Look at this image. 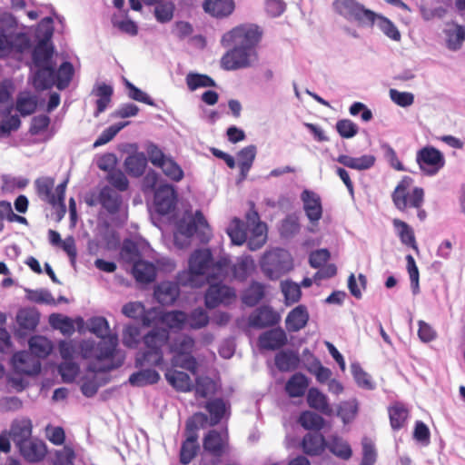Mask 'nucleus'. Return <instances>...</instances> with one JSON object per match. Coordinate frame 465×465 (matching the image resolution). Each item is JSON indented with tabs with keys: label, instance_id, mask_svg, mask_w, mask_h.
Returning a JSON list of instances; mask_svg holds the SVG:
<instances>
[{
	"label": "nucleus",
	"instance_id": "1",
	"mask_svg": "<svg viewBox=\"0 0 465 465\" xmlns=\"http://www.w3.org/2000/svg\"><path fill=\"white\" fill-rule=\"evenodd\" d=\"M262 38V30L255 24H242L224 33L220 43L228 49L221 58V67L237 71L256 66Z\"/></svg>",
	"mask_w": 465,
	"mask_h": 465
},
{
	"label": "nucleus",
	"instance_id": "2",
	"mask_svg": "<svg viewBox=\"0 0 465 465\" xmlns=\"http://www.w3.org/2000/svg\"><path fill=\"white\" fill-rule=\"evenodd\" d=\"M88 330L101 338L95 342L93 340L82 341L79 349L84 359H94L95 361L88 366L92 373L107 372L123 365L124 354L117 350L118 338L108 335L110 327L104 317H94L89 320Z\"/></svg>",
	"mask_w": 465,
	"mask_h": 465
},
{
	"label": "nucleus",
	"instance_id": "3",
	"mask_svg": "<svg viewBox=\"0 0 465 465\" xmlns=\"http://www.w3.org/2000/svg\"><path fill=\"white\" fill-rule=\"evenodd\" d=\"M229 265L228 259L214 261L210 250L199 249L191 254L188 270L179 272L177 280L183 286L198 288L205 282L224 279Z\"/></svg>",
	"mask_w": 465,
	"mask_h": 465
},
{
	"label": "nucleus",
	"instance_id": "4",
	"mask_svg": "<svg viewBox=\"0 0 465 465\" xmlns=\"http://www.w3.org/2000/svg\"><path fill=\"white\" fill-rule=\"evenodd\" d=\"M169 340V331L165 328H153L143 337L145 351L137 354L135 367L161 366L163 362V347Z\"/></svg>",
	"mask_w": 465,
	"mask_h": 465
},
{
	"label": "nucleus",
	"instance_id": "5",
	"mask_svg": "<svg viewBox=\"0 0 465 465\" xmlns=\"http://www.w3.org/2000/svg\"><path fill=\"white\" fill-rule=\"evenodd\" d=\"M194 345L195 341L193 338L188 334L179 333L174 336L169 343L170 352L173 354L172 365L185 369L192 374L196 375L198 363L196 359L192 355Z\"/></svg>",
	"mask_w": 465,
	"mask_h": 465
},
{
	"label": "nucleus",
	"instance_id": "6",
	"mask_svg": "<svg viewBox=\"0 0 465 465\" xmlns=\"http://www.w3.org/2000/svg\"><path fill=\"white\" fill-rule=\"evenodd\" d=\"M334 9L341 16L360 26H371L374 25L377 14L365 8L356 0H335Z\"/></svg>",
	"mask_w": 465,
	"mask_h": 465
},
{
	"label": "nucleus",
	"instance_id": "7",
	"mask_svg": "<svg viewBox=\"0 0 465 465\" xmlns=\"http://www.w3.org/2000/svg\"><path fill=\"white\" fill-rule=\"evenodd\" d=\"M412 183L411 177L405 176L398 183L392 193V201L397 209L404 211L407 208L419 209L424 202V191L422 188L415 187L411 192L409 191Z\"/></svg>",
	"mask_w": 465,
	"mask_h": 465
},
{
	"label": "nucleus",
	"instance_id": "8",
	"mask_svg": "<svg viewBox=\"0 0 465 465\" xmlns=\"http://www.w3.org/2000/svg\"><path fill=\"white\" fill-rule=\"evenodd\" d=\"M67 181L58 184L54 191V179L48 176L39 177L35 181V186L38 197L52 206L59 205L65 213L64 193Z\"/></svg>",
	"mask_w": 465,
	"mask_h": 465
},
{
	"label": "nucleus",
	"instance_id": "9",
	"mask_svg": "<svg viewBox=\"0 0 465 465\" xmlns=\"http://www.w3.org/2000/svg\"><path fill=\"white\" fill-rule=\"evenodd\" d=\"M261 267L271 279H276L292 270V257L286 250L275 249L263 255Z\"/></svg>",
	"mask_w": 465,
	"mask_h": 465
},
{
	"label": "nucleus",
	"instance_id": "10",
	"mask_svg": "<svg viewBox=\"0 0 465 465\" xmlns=\"http://www.w3.org/2000/svg\"><path fill=\"white\" fill-rule=\"evenodd\" d=\"M207 420L204 413L199 412L193 415L192 420L186 423L187 438L183 442L180 451V461L187 465L195 457L199 445L197 443L198 435L196 433L197 423L203 424Z\"/></svg>",
	"mask_w": 465,
	"mask_h": 465
},
{
	"label": "nucleus",
	"instance_id": "11",
	"mask_svg": "<svg viewBox=\"0 0 465 465\" xmlns=\"http://www.w3.org/2000/svg\"><path fill=\"white\" fill-rule=\"evenodd\" d=\"M416 162L425 175L434 176L444 167L445 157L435 147L425 146L417 152Z\"/></svg>",
	"mask_w": 465,
	"mask_h": 465
},
{
	"label": "nucleus",
	"instance_id": "12",
	"mask_svg": "<svg viewBox=\"0 0 465 465\" xmlns=\"http://www.w3.org/2000/svg\"><path fill=\"white\" fill-rule=\"evenodd\" d=\"M247 225L250 229L248 247L251 251L262 248L267 240V226L259 221L258 213L252 211L247 213Z\"/></svg>",
	"mask_w": 465,
	"mask_h": 465
},
{
	"label": "nucleus",
	"instance_id": "13",
	"mask_svg": "<svg viewBox=\"0 0 465 465\" xmlns=\"http://www.w3.org/2000/svg\"><path fill=\"white\" fill-rule=\"evenodd\" d=\"M215 282H209L210 286L205 293V305L210 309H213L221 303L230 304L236 296L232 288Z\"/></svg>",
	"mask_w": 465,
	"mask_h": 465
},
{
	"label": "nucleus",
	"instance_id": "14",
	"mask_svg": "<svg viewBox=\"0 0 465 465\" xmlns=\"http://www.w3.org/2000/svg\"><path fill=\"white\" fill-rule=\"evenodd\" d=\"M280 320V314L271 306L262 305L251 313L249 316V324L252 327L262 329L276 325Z\"/></svg>",
	"mask_w": 465,
	"mask_h": 465
},
{
	"label": "nucleus",
	"instance_id": "15",
	"mask_svg": "<svg viewBox=\"0 0 465 465\" xmlns=\"http://www.w3.org/2000/svg\"><path fill=\"white\" fill-rule=\"evenodd\" d=\"M15 371L26 375H36L41 371V362L27 351H18L13 356Z\"/></svg>",
	"mask_w": 465,
	"mask_h": 465
},
{
	"label": "nucleus",
	"instance_id": "16",
	"mask_svg": "<svg viewBox=\"0 0 465 465\" xmlns=\"http://www.w3.org/2000/svg\"><path fill=\"white\" fill-rule=\"evenodd\" d=\"M154 203L158 213H169L175 206V193L170 184L160 185L154 193Z\"/></svg>",
	"mask_w": 465,
	"mask_h": 465
},
{
	"label": "nucleus",
	"instance_id": "17",
	"mask_svg": "<svg viewBox=\"0 0 465 465\" xmlns=\"http://www.w3.org/2000/svg\"><path fill=\"white\" fill-rule=\"evenodd\" d=\"M122 312L128 318H142L143 325L150 326L153 322V315L158 314V309L146 310L142 302H130L123 306Z\"/></svg>",
	"mask_w": 465,
	"mask_h": 465
},
{
	"label": "nucleus",
	"instance_id": "18",
	"mask_svg": "<svg viewBox=\"0 0 465 465\" xmlns=\"http://www.w3.org/2000/svg\"><path fill=\"white\" fill-rule=\"evenodd\" d=\"M306 216L312 223L319 222L322 215V201L320 196L310 190H304L301 194Z\"/></svg>",
	"mask_w": 465,
	"mask_h": 465
},
{
	"label": "nucleus",
	"instance_id": "19",
	"mask_svg": "<svg viewBox=\"0 0 465 465\" xmlns=\"http://www.w3.org/2000/svg\"><path fill=\"white\" fill-rule=\"evenodd\" d=\"M178 280L176 282L165 281L160 282L154 290V297L163 305L173 304L180 294Z\"/></svg>",
	"mask_w": 465,
	"mask_h": 465
},
{
	"label": "nucleus",
	"instance_id": "20",
	"mask_svg": "<svg viewBox=\"0 0 465 465\" xmlns=\"http://www.w3.org/2000/svg\"><path fill=\"white\" fill-rule=\"evenodd\" d=\"M287 336L281 328L272 329L262 333L259 337V346L265 350H277L285 345Z\"/></svg>",
	"mask_w": 465,
	"mask_h": 465
},
{
	"label": "nucleus",
	"instance_id": "21",
	"mask_svg": "<svg viewBox=\"0 0 465 465\" xmlns=\"http://www.w3.org/2000/svg\"><path fill=\"white\" fill-rule=\"evenodd\" d=\"M17 447L21 455L30 462L40 461L46 454V446L42 440H28Z\"/></svg>",
	"mask_w": 465,
	"mask_h": 465
},
{
	"label": "nucleus",
	"instance_id": "22",
	"mask_svg": "<svg viewBox=\"0 0 465 465\" xmlns=\"http://www.w3.org/2000/svg\"><path fill=\"white\" fill-rule=\"evenodd\" d=\"M203 10L216 18H224L231 15L235 9L233 0H205Z\"/></svg>",
	"mask_w": 465,
	"mask_h": 465
},
{
	"label": "nucleus",
	"instance_id": "23",
	"mask_svg": "<svg viewBox=\"0 0 465 465\" xmlns=\"http://www.w3.org/2000/svg\"><path fill=\"white\" fill-rule=\"evenodd\" d=\"M97 200L102 207L112 214L116 213L122 204V196L108 185L100 190Z\"/></svg>",
	"mask_w": 465,
	"mask_h": 465
},
{
	"label": "nucleus",
	"instance_id": "24",
	"mask_svg": "<svg viewBox=\"0 0 465 465\" xmlns=\"http://www.w3.org/2000/svg\"><path fill=\"white\" fill-rule=\"evenodd\" d=\"M309 321V312L306 306L298 305L292 309L285 319L286 329L291 332L303 329Z\"/></svg>",
	"mask_w": 465,
	"mask_h": 465
},
{
	"label": "nucleus",
	"instance_id": "25",
	"mask_svg": "<svg viewBox=\"0 0 465 465\" xmlns=\"http://www.w3.org/2000/svg\"><path fill=\"white\" fill-rule=\"evenodd\" d=\"M336 161L348 168L357 171H366L374 166L376 157L372 154H363L360 157L341 154L337 157Z\"/></svg>",
	"mask_w": 465,
	"mask_h": 465
},
{
	"label": "nucleus",
	"instance_id": "26",
	"mask_svg": "<svg viewBox=\"0 0 465 465\" xmlns=\"http://www.w3.org/2000/svg\"><path fill=\"white\" fill-rule=\"evenodd\" d=\"M33 84L37 90H45L55 85V64L37 67L34 74Z\"/></svg>",
	"mask_w": 465,
	"mask_h": 465
},
{
	"label": "nucleus",
	"instance_id": "27",
	"mask_svg": "<svg viewBox=\"0 0 465 465\" xmlns=\"http://www.w3.org/2000/svg\"><path fill=\"white\" fill-rule=\"evenodd\" d=\"M327 442L324 437L318 431L308 432L302 441V447L307 455L318 456L326 448Z\"/></svg>",
	"mask_w": 465,
	"mask_h": 465
},
{
	"label": "nucleus",
	"instance_id": "28",
	"mask_svg": "<svg viewBox=\"0 0 465 465\" xmlns=\"http://www.w3.org/2000/svg\"><path fill=\"white\" fill-rule=\"evenodd\" d=\"M178 230L187 237H191L198 230H203V232L205 233V230H209V225L202 212L196 211L194 216L189 222L185 220L179 222Z\"/></svg>",
	"mask_w": 465,
	"mask_h": 465
},
{
	"label": "nucleus",
	"instance_id": "29",
	"mask_svg": "<svg viewBox=\"0 0 465 465\" xmlns=\"http://www.w3.org/2000/svg\"><path fill=\"white\" fill-rule=\"evenodd\" d=\"M307 402L308 405L321 413L330 416L333 411L329 403L327 395L322 393L317 388H310L307 392Z\"/></svg>",
	"mask_w": 465,
	"mask_h": 465
},
{
	"label": "nucleus",
	"instance_id": "30",
	"mask_svg": "<svg viewBox=\"0 0 465 465\" xmlns=\"http://www.w3.org/2000/svg\"><path fill=\"white\" fill-rule=\"evenodd\" d=\"M257 153V148L253 144H250L237 153L238 167L240 169V181H244L252 166Z\"/></svg>",
	"mask_w": 465,
	"mask_h": 465
},
{
	"label": "nucleus",
	"instance_id": "31",
	"mask_svg": "<svg viewBox=\"0 0 465 465\" xmlns=\"http://www.w3.org/2000/svg\"><path fill=\"white\" fill-rule=\"evenodd\" d=\"M165 379L177 391L187 392L193 389V383L186 372L169 369L165 372Z\"/></svg>",
	"mask_w": 465,
	"mask_h": 465
},
{
	"label": "nucleus",
	"instance_id": "32",
	"mask_svg": "<svg viewBox=\"0 0 465 465\" xmlns=\"http://www.w3.org/2000/svg\"><path fill=\"white\" fill-rule=\"evenodd\" d=\"M32 435V423L28 419L15 420L10 429V436L13 441L19 446L30 440Z\"/></svg>",
	"mask_w": 465,
	"mask_h": 465
},
{
	"label": "nucleus",
	"instance_id": "33",
	"mask_svg": "<svg viewBox=\"0 0 465 465\" xmlns=\"http://www.w3.org/2000/svg\"><path fill=\"white\" fill-rule=\"evenodd\" d=\"M133 274L138 282L149 283L155 280L156 268L152 262L138 260L133 266Z\"/></svg>",
	"mask_w": 465,
	"mask_h": 465
},
{
	"label": "nucleus",
	"instance_id": "34",
	"mask_svg": "<svg viewBox=\"0 0 465 465\" xmlns=\"http://www.w3.org/2000/svg\"><path fill=\"white\" fill-rule=\"evenodd\" d=\"M54 48L45 41H40L35 47L32 58L35 66L41 67L54 64L53 61Z\"/></svg>",
	"mask_w": 465,
	"mask_h": 465
},
{
	"label": "nucleus",
	"instance_id": "35",
	"mask_svg": "<svg viewBox=\"0 0 465 465\" xmlns=\"http://www.w3.org/2000/svg\"><path fill=\"white\" fill-rule=\"evenodd\" d=\"M156 319H160L170 329L182 330L187 322V314L182 311H172L163 313L158 310V314L153 315V322Z\"/></svg>",
	"mask_w": 465,
	"mask_h": 465
},
{
	"label": "nucleus",
	"instance_id": "36",
	"mask_svg": "<svg viewBox=\"0 0 465 465\" xmlns=\"http://www.w3.org/2000/svg\"><path fill=\"white\" fill-rule=\"evenodd\" d=\"M226 433L210 430L203 439V448L214 456H220L225 444Z\"/></svg>",
	"mask_w": 465,
	"mask_h": 465
},
{
	"label": "nucleus",
	"instance_id": "37",
	"mask_svg": "<svg viewBox=\"0 0 465 465\" xmlns=\"http://www.w3.org/2000/svg\"><path fill=\"white\" fill-rule=\"evenodd\" d=\"M227 233L235 245H242L249 242L250 229L239 219H234L227 228Z\"/></svg>",
	"mask_w": 465,
	"mask_h": 465
},
{
	"label": "nucleus",
	"instance_id": "38",
	"mask_svg": "<svg viewBox=\"0 0 465 465\" xmlns=\"http://www.w3.org/2000/svg\"><path fill=\"white\" fill-rule=\"evenodd\" d=\"M160 380V374L153 369H143L134 372L129 377V383L135 387L155 384Z\"/></svg>",
	"mask_w": 465,
	"mask_h": 465
},
{
	"label": "nucleus",
	"instance_id": "39",
	"mask_svg": "<svg viewBox=\"0 0 465 465\" xmlns=\"http://www.w3.org/2000/svg\"><path fill=\"white\" fill-rule=\"evenodd\" d=\"M29 349L34 357L43 359L47 357L52 350V342L44 336H33L29 340Z\"/></svg>",
	"mask_w": 465,
	"mask_h": 465
},
{
	"label": "nucleus",
	"instance_id": "40",
	"mask_svg": "<svg viewBox=\"0 0 465 465\" xmlns=\"http://www.w3.org/2000/svg\"><path fill=\"white\" fill-rule=\"evenodd\" d=\"M309 385L308 379L302 373L292 375L285 385V390L290 397H301L304 394Z\"/></svg>",
	"mask_w": 465,
	"mask_h": 465
},
{
	"label": "nucleus",
	"instance_id": "41",
	"mask_svg": "<svg viewBox=\"0 0 465 465\" xmlns=\"http://www.w3.org/2000/svg\"><path fill=\"white\" fill-rule=\"evenodd\" d=\"M146 165L147 159L143 153L129 155L124 161L127 173L135 177L141 176L144 173Z\"/></svg>",
	"mask_w": 465,
	"mask_h": 465
},
{
	"label": "nucleus",
	"instance_id": "42",
	"mask_svg": "<svg viewBox=\"0 0 465 465\" xmlns=\"http://www.w3.org/2000/svg\"><path fill=\"white\" fill-rule=\"evenodd\" d=\"M153 5H155L153 15L157 22L167 24L173 20L175 11L173 2L159 0Z\"/></svg>",
	"mask_w": 465,
	"mask_h": 465
},
{
	"label": "nucleus",
	"instance_id": "43",
	"mask_svg": "<svg viewBox=\"0 0 465 465\" xmlns=\"http://www.w3.org/2000/svg\"><path fill=\"white\" fill-rule=\"evenodd\" d=\"M326 448L341 460H349L351 457L352 450L349 443L338 436H332L327 442Z\"/></svg>",
	"mask_w": 465,
	"mask_h": 465
},
{
	"label": "nucleus",
	"instance_id": "44",
	"mask_svg": "<svg viewBox=\"0 0 465 465\" xmlns=\"http://www.w3.org/2000/svg\"><path fill=\"white\" fill-rule=\"evenodd\" d=\"M188 89L193 92L199 88L214 87L215 81L207 74L190 72L185 77Z\"/></svg>",
	"mask_w": 465,
	"mask_h": 465
},
{
	"label": "nucleus",
	"instance_id": "45",
	"mask_svg": "<svg viewBox=\"0 0 465 465\" xmlns=\"http://www.w3.org/2000/svg\"><path fill=\"white\" fill-rule=\"evenodd\" d=\"M16 321L22 329L33 331L39 322V313L33 308H24L18 312Z\"/></svg>",
	"mask_w": 465,
	"mask_h": 465
},
{
	"label": "nucleus",
	"instance_id": "46",
	"mask_svg": "<svg viewBox=\"0 0 465 465\" xmlns=\"http://www.w3.org/2000/svg\"><path fill=\"white\" fill-rule=\"evenodd\" d=\"M447 47L451 51H457L463 42L462 26L456 24L449 25L444 29Z\"/></svg>",
	"mask_w": 465,
	"mask_h": 465
},
{
	"label": "nucleus",
	"instance_id": "47",
	"mask_svg": "<svg viewBox=\"0 0 465 465\" xmlns=\"http://www.w3.org/2000/svg\"><path fill=\"white\" fill-rule=\"evenodd\" d=\"M393 226L397 231L398 236L402 244L410 246L415 250L418 249L413 230L408 223L399 219H394Z\"/></svg>",
	"mask_w": 465,
	"mask_h": 465
},
{
	"label": "nucleus",
	"instance_id": "48",
	"mask_svg": "<svg viewBox=\"0 0 465 465\" xmlns=\"http://www.w3.org/2000/svg\"><path fill=\"white\" fill-rule=\"evenodd\" d=\"M254 268V261L250 256L241 257L232 266L233 277L237 280L244 281Z\"/></svg>",
	"mask_w": 465,
	"mask_h": 465
},
{
	"label": "nucleus",
	"instance_id": "49",
	"mask_svg": "<svg viewBox=\"0 0 465 465\" xmlns=\"http://www.w3.org/2000/svg\"><path fill=\"white\" fill-rule=\"evenodd\" d=\"M206 410L211 416V425L218 424L226 413L227 406L223 400L214 399L208 401L205 405Z\"/></svg>",
	"mask_w": 465,
	"mask_h": 465
},
{
	"label": "nucleus",
	"instance_id": "50",
	"mask_svg": "<svg viewBox=\"0 0 465 465\" xmlns=\"http://www.w3.org/2000/svg\"><path fill=\"white\" fill-rule=\"evenodd\" d=\"M74 66L69 62H64L58 68L55 70V85L58 89L63 90L65 89L74 75Z\"/></svg>",
	"mask_w": 465,
	"mask_h": 465
},
{
	"label": "nucleus",
	"instance_id": "51",
	"mask_svg": "<svg viewBox=\"0 0 465 465\" xmlns=\"http://www.w3.org/2000/svg\"><path fill=\"white\" fill-rule=\"evenodd\" d=\"M264 296V287L262 283L252 282L242 294V302L247 306L256 305Z\"/></svg>",
	"mask_w": 465,
	"mask_h": 465
},
{
	"label": "nucleus",
	"instance_id": "52",
	"mask_svg": "<svg viewBox=\"0 0 465 465\" xmlns=\"http://www.w3.org/2000/svg\"><path fill=\"white\" fill-rule=\"evenodd\" d=\"M391 426L393 430H400L408 418V410L401 403L389 408Z\"/></svg>",
	"mask_w": 465,
	"mask_h": 465
},
{
	"label": "nucleus",
	"instance_id": "53",
	"mask_svg": "<svg viewBox=\"0 0 465 465\" xmlns=\"http://www.w3.org/2000/svg\"><path fill=\"white\" fill-rule=\"evenodd\" d=\"M197 397L207 398L213 395L216 390L215 382L207 376H197L193 385Z\"/></svg>",
	"mask_w": 465,
	"mask_h": 465
},
{
	"label": "nucleus",
	"instance_id": "54",
	"mask_svg": "<svg viewBox=\"0 0 465 465\" xmlns=\"http://www.w3.org/2000/svg\"><path fill=\"white\" fill-rule=\"evenodd\" d=\"M281 289L283 293L286 305H292L300 301L302 291L299 284L292 281H285L281 283Z\"/></svg>",
	"mask_w": 465,
	"mask_h": 465
},
{
	"label": "nucleus",
	"instance_id": "55",
	"mask_svg": "<svg viewBox=\"0 0 465 465\" xmlns=\"http://www.w3.org/2000/svg\"><path fill=\"white\" fill-rule=\"evenodd\" d=\"M49 323L53 328L59 330L64 335H71L74 331L72 320L58 313L50 315Z\"/></svg>",
	"mask_w": 465,
	"mask_h": 465
},
{
	"label": "nucleus",
	"instance_id": "56",
	"mask_svg": "<svg viewBox=\"0 0 465 465\" xmlns=\"http://www.w3.org/2000/svg\"><path fill=\"white\" fill-rule=\"evenodd\" d=\"M358 408L359 404L356 399L341 401L338 407L337 414L344 423H348L355 418Z\"/></svg>",
	"mask_w": 465,
	"mask_h": 465
},
{
	"label": "nucleus",
	"instance_id": "57",
	"mask_svg": "<svg viewBox=\"0 0 465 465\" xmlns=\"http://www.w3.org/2000/svg\"><path fill=\"white\" fill-rule=\"evenodd\" d=\"M299 422L306 430H319L322 428L324 420L319 414L306 411L300 415Z\"/></svg>",
	"mask_w": 465,
	"mask_h": 465
},
{
	"label": "nucleus",
	"instance_id": "58",
	"mask_svg": "<svg viewBox=\"0 0 465 465\" xmlns=\"http://www.w3.org/2000/svg\"><path fill=\"white\" fill-rule=\"evenodd\" d=\"M141 331L136 325H127L123 331V344L131 349H135L140 343Z\"/></svg>",
	"mask_w": 465,
	"mask_h": 465
},
{
	"label": "nucleus",
	"instance_id": "59",
	"mask_svg": "<svg viewBox=\"0 0 465 465\" xmlns=\"http://www.w3.org/2000/svg\"><path fill=\"white\" fill-rule=\"evenodd\" d=\"M374 24L391 39L399 41L401 34L394 24L388 18L377 15Z\"/></svg>",
	"mask_w": 465,
	"mask_h": 465
},
{
	"label": "nucleus",
	"instance_id": "60",
	"mask_svg": "<svg viewBox=\"0 0 465 465\" xmlns=\"http://www.w3.org/2000/svg\"><path fill=\"white\" fill-rule=\"evenodd\" d=\"M351 373L356 383L366 390L374 389V385L371 381V376L365 372L358 362H354L351 365Z\"/></svg>",
	"mask_w": 465,
	"mask_h": 465
},
{
	"label": "nucleus",
	"instance_id": "61",
	"mask_svg": "<svg viewBox=\"0 0 465 465\" xmlns=\"http://www.w3.org/2000/svg\"><path fill=\"white\" fill-rule=\"evenodd\" d=\"M187 322L192 329H201L209 323V316L203 308L194 309L187 314Z\"/></svg>",
	"mask_w": 465,
	"mask_h": 465
},
{
	"label": "nucleus",
	"instance_id": "62",
	"mask_svg": "<svg viewBox=\"0 0 465 465\" xmlns=\"http://www.w3.org/2000/svg\"><path fill=\"white\" fill-rule=\"evenodd\" d=\"M163 173L170 179L179 182L183 177L182 168L170 157H168L160 166Z\"/></svg>",
	"mask_w": 465,
	"mask_h": 465
},
{
	"label": "nucleus",
	"instance_id": "63",
	"mask_svg": "<svg viewBox=\"0 0 465 465\" xmlns=\"http://www.w3.org/2000/svg\"><path fill=\"white\" fill-rule=\"evenodd\" d=\"M298 358L292 352H280L275 356V365L282 371L292 370L296 367Z\"/></svg>",
	"mask_w": 465,
	"mask_h": 465
},
{
	"label": "nucleus",
	"instance_id": "64",
	"mask_svg": "<svg viewBox=\"0 0 465 465\" xmlns=\"http://www.w3.org/2000/svg\"><path fill=\"white\" fill-rule=\"evenodd\" d=\"M338 134L345 139L354 137L359 132V126L350 119H341L335 125Z\"/></svg>",
	"mask_w": 465,
	"mask_h": 465
}]
</instances>
